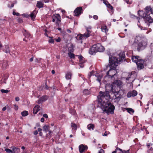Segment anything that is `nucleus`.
Returning <instances> with one entry per match:
<instances>
[{
  "mask_svg": "<svg viewBox=\"0 0 153 153\" xmlns=\"http://www.w3.org/2000/svg\"><path fill=\"white\" fill-rule=\"evenodd\" d=\"M106 87L105 91H100L99 95L97 97L98 100V106L102 109L103 111L106 113L112 114H114V111L115 109L114 106L109 101L110 99H113L114 102H118L120 100L121 97L114 94L112 98L111 97L109 93H111L109 91H108Z\"/></svg>",
  "mask_w": 153,
  "mask_h": 153,
  "instance_id": "1",
  "label": "nucleus"
},
{
  "mask_svg": "<svg viewBox=\"0 0 153 153\" xmlns=\"http://www.w3.org/2000/svg\"><path fill=\"white\" fill-rule=\"evenodd\" d=\"M118 60L116 57L109 56V65L110 66V69L108 71L106 75L104 77L105 80H109V79L114 80L117 71L116 70V67L118 65Z\"/></svg>",
  "mask_w": 153,
  "mask_h": 153,
  "instance_id": "2",
  "label": "nucleus"
},
{
  "mask_svg": "<svg viewBox=\"0 0 153 153\" xmlns=\"http://www.w3.org/2000/svg\"><path fill=\"white\" fill-rule=\"evenodd\" d=\"M145 12L142 10L138 11V15L142 18H143L145 23L148 22L151 23L153 22V19L150 16V13L153 14L152 8L150 6H146L144 8Z\"/></svg>",
  "mask_w": 153,
  "mask_h": 153,
  "instance_id": "3",
  "label": "nucleus"
},
{
  "mask_svg": "<svg viewBox=\"0 0 153 153\" xmlns=\"http://www.w3.org/2000/svg\"><path fill=\"white\" fill-rule=\"evenodd\" d=\"M118 81L117 80H115L114 83L115 85H116V86H114L113 85H112L111 86H110L111 88L109 91L110 92H111V93H113L115 94L116 93V94L118 96H120V97H122V96L124 94V91L122 90H119V91H117L116 90V88H118L119 83L118 82Z\"/></svg>",
  "mask_w": 153,
  "mask_h": 153,
  "instance_id": "4",
  "label": "nucleus"
},
{
  "mask_svg": "<svg viewBox=\"0 0 153 153\" xmlns=\"http://www.w3.org/2000/svg\"><path fill=\"white\" fill-rule=\"evenodd\" d=\"M146 44L145 42H140L138 40H135L132 45V47L135 50L140 51L146 47Z\"/></svg>",
  "mask_w": 153,
  "mask_h": 153,
  "instance_id": "5",
  "label": "nucleus"
},
{
  "mask_svg": "<svg viewBox=\"0 0 153 153\" xmlns=\"http://www.w3.org/2000/svg\"><path fill=\"white\" fill-rule=\"evenodd\" d=\"M69 57L71 59H74L75 58V56H78V58L79 59V62L81 65L80 66L81 68H83V66H82V64L85 62V58L81 55H75L73 53H72L71 52H69L68 53Z\"/></svg>",
  "mask_w": 153,
  "mask_h": 153,
  "instance_id": "6",
  "label": "nucleus"
},
{
  "mask_svg": "<svg viewBox=\"0 0 153 153\" xmlns=\"http://www.w3.org/2000/svg\"><path fill=\"white\" fill-rule=\"evenodd\" d=\"M83 13V10L82 7H77L74 11V16H78L81 14Z\"/></svg>",
  "mask_w": 153,
  "mask_h": 153,
  "instance_id": "7",
  "label": "nucleus"
},
{
  "mask_svg": "<svg viewBox=\"0 0 153 153\" xmlns=\"http://www.w3.org/2000/svg\"><path fill=\"white\" fill-rule=\"evenodd\" d=\"M91 27L90 26L85 27L86 31L85 33L83 34L84 36H85L86 38H88L91 36V33L92 32L91 30Z\"/></svg>",
  "mask_w": 153,
  "mask_h": 153,
  "instance_id": "8",
  "label": "nucleus"
},
{
  "mask_svg": "<svg viewBox=\"0 0 153 153\" xmlns=\"http://www.w3.org/2000/svg\"><path fill=\"white\" fill-rule=\"evenodd\" d=\"M145 62V60L142 59H140L137 62L136 64L138 70H140L144 68V64Z\"/></svg>",
  "mask_w": 153,
  "mask_h": 153,
  "instance_id": "9",
  "label": "nucleus"
},
{
  "mask_svg": "<svg viewBox=\"0 0 153 153\" xmlns=\"http://www.w3.org/2000/svg\"><path fill=\"white\" fill-rule=\"evenodd\" d=\"M98 52L96 46V44L93 45L89 49V53L91 55H93L94 53Z\"/></svg>",
  "mask_w": 153,
  "mask_h": 153,
  "instance_id": "10",
  "label": "nucleus"
},
{
  "mask_svg": "<svg viewBox=\"0 0 153 153\" xmlns=\"http://www.w3.org/2000/svg\"><path fill=\"white\" fill-rule=\"evenodd\" d=\"M48 96L46 95H44L39 98L38 100L37 103L39 104L42 103V102L46 101L48 100Z\"/></svg>",
  "mask_w": 153,
  "mask_h": 153,
  "instance_id": "11",
  "label": "nucleus"
},
{
  "mask_svg": "<svg viewBox=\"0 0 153 153\" xmlns=\"http://www.w3.org/2000/svg\"><path fill=\"white\" fill-rule=\"evenodd\" d=\"M53 16L55 19H56V24L57 25H59L61 22V17L60 15L58 14H56L53 15Z\"/></svg>",
  "mask_w": 153,
  "mask_h": 153,
  "instance_id": "12",
  "label": "nucleus"
},
{
  "mask_svg": "<svg viewBox=\"0 0 153 153\" xmlns=\"http://www.w3.org/2000/svg\"><path fill=\"white\" fill-rule=\"evenodd\" d=\"M136 72L135 71H132L131 73H129L128 75V76L126 78L127 81L129 80L131 78H134L136 77Z\"/></svg>",
  "mask_w": 153,
  "mask_h": 153,
  "instance_id": "13",
  "label": "nucleus"
},
{
  "mask_svg": "<svg viewBox=\"0 0 153 153\" xmlns=\"http://www.w3.org/2000/svg\"><path fill=\"white\" fill-rule=\"evenodd\" d=\"M137 91L134 90L131 92H128L127 96L128 97H135L137 95Z\"/></svg>",
  "mask_w": 153,
  "mask_h": 153,
  "instance_id": "14",
  "label": "nucleus"
},
{
  "mask_svg": "<svg viewBox=\"0 0 153 153\" xmlns=\"http://www.w3.org/2000/svg\"><path fill=\"white\" fill-rule=\"evenodd\" d=\"M119 59L118 60L117 58V59L118 60V61H119V62H120L121 61H123L125 60V54L123 52L120 53L119 54Z\"/></svg>",
  "mask_w": 153,
  "mask_h": 153,
  "instance_id": "15",
  "label": "nucleus"
},
{
  "mask_svg": "<svg viewBox=\"0 0 153 153\" xmlns=\"http://www.w3.org/2000/svg\"><path fill=\"white\" fill-rule=\"evenodd\" d=\"M96 46L98 52H102L104 51L105 48L100 43H97L96 44Z\"/></svg>",
  "mask_w": 153,
  "mask_h": 153,
  "instance_id": "16",
  "label": "nucleus"
},
{
  "mask_svg": "<svg viewBox=\"0 0 153 153\" xmlns=\"http://www.w3.org/2000/svg\"><path fill=\"white\" fill-rule=\"evenodd\" d=\"M41 107L40 106L38 105H36L34 107L33 110V113L34 114H36L39 111Z\"/></svg>",
  "mask_w": 153,
  "mask_h": 153,
  "instance_id": "17",
  "label": "nucleus"
},
{
  "mask_svg": "<svg viewBox=\"0 0 153 153\" xmlns=\"http://www.w3.org/2000/svg\"><path fill=\"white\" fill-rule=\"evenodd\" d=\"M87 149V146H85L83 145H81L79 146V152L80 153H83L85 150Z\"/></svg>",
  "mask_w": 153,
  "mask_h": 153,
  "instance_id": "18",
  "label": "nucleus"
},
{
  "mask_svg": "<svg viewBox=\"0 0 153 153\" xmlns=\"http://www.w3.org/2000/svg\"><path fill=\"white\" fill-rule=\"evenodd\" d=\"M139 58V56H133L131 59L133 62H135L136 64L137 62H138V61L140 59Z\"/></svg>",
  "mask_w": 153,
  "mask_h": 153,
  "instance_id": "19",
  "label": "nucleus"
},
{
  "mask_svg": "<svg viewBox=\"0 0 153 153\" xmlns=\"http://www.w3.org/2000/svg\"><path fill=\"white\" fill-rule=\"evenodd\" d=\"M24 35L25 37L27 38H29L31 36L30 34L26 30H25L23 32Z\"/></svg>",
  "mask_w": 153,
  "mask_h": 153,
  "instance_id": "20",
  "label": "nucleus"
},
{
  "mask_svg": "<svg viewBox=\"0 0 153 153\" xmlns=\"http://www.w3.org/2000/svg\"><path fill=\"white\" fill-rule=\"evenodd\" d=\"M8 65V62L7 60H4L3 61L2 65V67L3 69H6Z\"/></svg>",
  "mask_w": 153,
  "mask_h": 153,
  "instance_id": "21",
  "label": "nucleus"
},
{
  "mask_svg": "<svg viewBox=\"0 0 153 153\" xmlns=\"http://www.w3.org/2000/svg\"><path fill=\"white\" fill-rule=\"evenodd\" d=\"M101 29L102 31L106 33L108 31V29L107 28L106 25H102L101 27Z\"/></svg>",
  "mask_w": 153,
  "mask_h": 153,
  "instance_id": "22",
  "label": "nucleus"
},
{
  "mask_svg": "<svg viewBox=\"0 0 153 153\" xmlns=\"http://www.w3.org/2000/svg\"><path fill=\"white\" fill-rule=\"evenodd\" d=\"M44 5V4L41 1H40L37 2L36 4V7L39 8H40L43 7Z\"/></svg>",
  "mask_w": 153,
  "mask_h": 153,
  "instance_id": "23",
  "label": "nucleus"
},
{
  "mask_svg": "<svg viewBox=\"0 0 153 153\" xmlns=\"http://www.w3.org/2000/svg\"><path fill=\"white\" fill-rule=\"evenodd\" d=\"M72 75V74L71 72H68L65 75L66 79L68 80L71 79Z\"/></svg>",
  "mask_w": 153,
  "mask_h": 153,
  "instance_id": "24",
  "label": "nucleus"
},
{
  "mask_svg": "<svg viewBox=\"0 0 153 153\" xmlns=\"http://www.w3.org/2000/svg\"><path fill=\"white\" fill-rule=\"evenodd\" d=\"M123 151L119 148H116L115 150L113 151L112 153H123Z\"/></svg>",
  "mask_w": 153,
  "mask_h": 153,
  "instance_id": "25",
  "label": "nucleus"
},
{
  "mask_svg": "<svg viewBox=\"0 0 153 153\" xmlns=\"http://www.w3.org/2000/svg\"><path fill=\"white\" fill-rule=\"evenodd\" d=\"M13 153H19L20 152V149L16 147H13Z\"/></svg>",
  "mask_w": 153,
  "mask_h": 153,
  "instance_id": "26",
  "label": "nucleus"
},
{
  "mask_svg": "<svg viewBox=\"0 0 153 153\" xmlns=\"http://www.w3.org/2000/svg\"><path fill=\"white\" fill-rule=\"evenodd\" d=\"M5 48L3 50V51L4 52L6 53H10V49L9 46L7 45L5 46Z\"/></svg>",
  "mask_w": 153,
  "mask_h": 153,
  "instance_id": "27",
  "label": "nucleus"
},
{
  "mask_svg": "<svg viewBox=\"0 0 153 153\" xmlns=\"http://www.w3.org/2000/svg\"><path fill=\"white\" fill-rule=\"evenodd\" d=\"M36 11L34 10L29 15V16H30L32 20L33 19H34L36 17V15L35 14V13Z\"/></svg>",
  "mask_w": 153,
  "mask_h": 153,
  "instance_id": "28",
  "label": "nucleus"
},
{
  "mask_svg": "<svg viewBox=\"0 0 153 153\" xmlns=\"http://www.w3.org/2000/svg\"><path fill=\"white\" fill-rule=\"evenodd\" d=\"M43 131L45 132H47L49 131L50 129V127L49 126H44L43 128Z\"/></svg>",
  "mask_w": 153,
  "mask_h": 153,
  "instance_id": "29",
  "label": "nucleus"
},
{
  "mask_svg": "<svg viewBox=\"0 0 153 153\" xmlns=\"http://www.w3.org/2000/svg\"><path fill=\"white\" fill-rule=\"evenodd\" d=\"M71 126L72 129L74 130H76L77 128V126L76 124L75 123H71Z\"/></svg>",
  "mask_w": 153,
  "mask_h": 153,
  "instance_id": "30",
  "label": "nucleus"
},
{
  "mask_svg": "<svg viewBox=\"0 0 153 153\" xmlns=\"http://www.w3.org/2000/svg\"><path fill=\"white\" fill-rule=\"evenodd\" d=\"M88 129L89 130H91V129L93 130L94 126L93 124L91 123L88 125L87 126Z\"/></svg>",
  "mask_w": 153,
  "mask_h": 153,
  "instance_id": "31",
  "label": "nucleus"
},
{
  "mask_svg": "<svg viewBox=\"0 0 153 153\" xmlns=\"http://www.w3.org/2000/svg\"><path fill=\"white\" fill-rule=\"evenodd\" d=\"M84 94L85 95H89L90 94L91 92L90 91L87 89H85L83 91Z\"/></svg>",
  "mask_w": 153,
  "mask_h": 153,
  "instance_id": "32",
  "label": "nucleus"
},
{
  "mask_svg": "<svg viewBox=\"0 0 153 153\" xmlns=\"http://www.w3.org/2000/svg\"><path fill=\"white\" fill-rule=\"evenodd\" d=\"M126 109L127 111L128 112L130 113V114L133 113L134 112V110L132 108H126Z\"/></svg>",
  "mask_w": 153,
  "mask_h": 153,
  "instance_id": "33",
  "label": "nucleus"
},
{
  "mask_svg": "<svg viewBox=\"0 0 153 153\" xmlns=\"http://www.w3.org/2000/svg\"><path fill=\"white\" fill-rule=\"evenodd\" d=\"M83 38H86L85 36H84L83 34L82 35L80 34L79 35H78L77 39L79 40H82Z\"/></svg>",
  "mask_w": 153,
  "mask_h": 153,
  "instance_id": "34",
  "label": "nucleus"
},
{
  "mask_svg": "<svg viewBox=\"0 0 153 153\" xmlns=\"http://www.w3.org/2000/svg\"><path fill=\"white\" fill-rule=\"evenodd\" d=\"M28 114V112L27 111H25L21 112V115L22 116L25 117Z\"/></svg>",
  "mask_w": 153,
  "mask_h": 153,
  "instance_id": "35",
  "label": "nucleus"
},
{
  "mask_svg": "<svg viewBox=\"0 0 153 153\" xmlns=\"http://www.w3.org/2000/svg\"><path fill=\"white\" fill-rule=\"evenodd\" d=\"M49 38H51V39H50L48 40V42L50 43H53V44L54 42V40L53 39V36L49 37Z\"/></svg>",
  "mask_w": 153,
  "mask_h": 153,
  "instance_id": "36",
  "label": "nucleus"
},
{
  "mask_svg": "<svg viewBox=\"0 0 153 153\" xmlns=\"http://www.w3.org/2000/svg\"><path fill=\"white\" fill-rule=\"evenodd\" d=\"M70 113L72 115H75L76 114V112L75 110L74 109H71L70 111Z\"/></svg>",
  "mask_w": 153,
  "mask_h": 153,
  "instance_id": "37",
  "label": "nucleus"
},
{
  "mask_svg": "<svg viewBox=\"0 0 153 153\" xmlns=\"http://www.w3.org/2000/svg\"><path fill=\"white\" fill-rule=\"evenodd\" d=\"M4 151L7 153H13V151L9 149H6Z\"/></svg>",
  "mask_w": 153,
  "mask_h": 153,
  "instance_id": "38",
  "label": "nucleus"
},
{
  "mask_svg": "<svg viewBox=\"0 0 153 153\" xmlns=\"http://www.w3.org/2000/svg\"><path fill=\"white\" fill-rule=\"evenodd\" d=\"M18 22L20 23H22L23 22V20L22 18H19L17 20Z\"/></svg>",
  "mask_w": 153,
  "mask_h": 153,
  "instance_id": "39",
  "label": "nucleus"
},
{
  "mask_svg": "<svg viewBox=\"0 0 153 153\" xmlns=\"http://www.w3.org/2000/svg\"><path fill=\"white\" fill-rule=\"evenodd\" d=\"M1 92L2 93H7L9 91H8V90H4L3 89H1Z\"/></svg>",
  "mask_w": 153,
  "mask_h": 153,
  "instance_id": "40",
  "label": "nucleus"
},
{
  "mask_svg": "<svg viewBox=\"0 0 153 153\" xmlns=\"http://www.w3.org/2000/svg\"><path fill=\"white\" fill-rule=\"evenodd\" d=\"M128 4H131L132 3V0H124Z\"/></svg>",
  "mask_w": 153,
  "mask_h": 153,
  "instance_id": "41",
  "label": "nucleus"
},
{
  "mask_svg": "<svg viewBox=\"0 0 153 153\" xmlns=\"http://www.w3.org/2000/svg\"><path fill=\"white\" fill-rule=\"evenodd\" d=\"M138 26H139V27H140V28L141 29V30H145L147 29L146 27H143L141 26L140 25H139V24H138Z\"/></svg>",
  "mask_w": 153,
  "mask_h": 153,
  "instance_id": "42",
  "label": "nucleus"
},
{
  "mask_svg": "<svg viewBox=\"0 0 153 153\" xmlns=\"http://www.w3.org/2000/svg\"><path fill=\"white\" fill-rule=\"evenodd\" d=\"M22 15V16L26 18H28L29 17V15L27 13H24Z\"/></svg>",
  "mask_w": 153,
  "mask_h": 153,
  "instance_id": "43",
  "label": "nucleus"
},
{
  "mask_svg": "<svg viewBox=\"0 0 153 153\" xmlns=\"http://www.w3.org/2000/svg\"><path fill=\"white\" fill-rule=\"evenodd\" d=\"M94 72L93 71H91L90 72L89 74L88 75V77L89 78L91 77L93 74Z\"/></svg>",
  "mask_w": 153,
  "mask_h": 153,
  "instance_id": "44",
  "label": "nucleus"
},
{
  "mask_svg": "<svg viewBox=\"0 0 153 153\" xmlns=\"http://www.w3.org/2000/svg\"><path fill=\"white\" fill-rule=\"evenodd\" d=\"M103 3L106 5L107 4L109 3L108 1L106 0H103Z\"/></svg>",
  "mask_w": 153,
  "mask_h": 153,
  "instance_id": "45",
  "label": "nucleus"
},
{
  "mask_svg": "<svg viewBox=\"0 0 153 153\" xmlns=\"http://www.w3.org/2000/svg\"><path fill=\"white\" fill-rule=\"evenodd\" d=\"M13 105L14 106V109L16 111L18 109V106L16 104H14Z\"/></svg>",
  "mask_w": 153,
  "mask_h": 153,
  "instance_id": "46",
  "label": "nucleus"
},
{
  "mask_svg": "<svg viewBox=\"0 0 153 153\" xmlns=\"http://www.w3.org/2000/svg\"><path fill=\"white\" fill-rule=\"evenodd\" d=\"M119 35L120 37L121 38H123L125 37V35L123 34L122 33H120L119 34Z\"/></svg>",
  "mask_w": 153,
  "mask_h": 153,
  "instance_id": "47",
  "label": "nucleus"
},
{
  "mask_svg": "<svg viewBox=\"0 0 153 153\" xmlns=\"http://www.w3.org/2000/svg\"><path fill=\"white\" fill-rule=\"evenodd\" d=\"M55 40L56 42H60V41H61V39L59 37L57 39H55Z\"/></svg>",
  "mask_w": 153,
  "mask_h": 153,
  "instance_id": "48",
  "label": "nucleus"
},
{
  "mask_svg": "<svg viewBox=\"0 0 153 153\" xmlns=\"http://www.w3.org/2000/svg\"><path fill=\"white\" fill-rule=\"evenodd\" d=\"M49 87L47 85V82H45V88L46 89L48 90Z\"/></svg>",
  "mask_w": 153,
  "mask_h": 153,
  "instance_id": "49",
  "label": "nucleus"
},
{
  "mask_svg": "<svg viewBox=\"0 0 153 153\" xmlns=\"http://www.w3.org/2000/svg\"><path fill=\"white\" fill-rule=\"evenodd\" d=\"M93 18L95 20H97L98 19V17L97 16V15H94L93 16Z\"/></svg>",
  "mask_w": 153,
  "mask_h": 153,
  "instance_id": "50",
  "label": "nucleus"
},
{
  "mask_svg": "<svg viewBox=\"0 0 153 153\" xmlns=\"http://www.w3.org/2000/svg\"><path fill=\"white\" fill-rule=\"evenodd\" d=\"M104 150L101 149L99 151L98 153H104Z\"/></svg>",
  "mask_w": 153,
  "mask_h": 153,
  "instance_id": "51",
  "label": "nucleus"
},
{
  "mask_svg": "<svg viewBox=\"0 0 153 153\" xmlns=\"http://www.w3.org/2000/svg\"><path fill=\"white\" fill-rule=\"evenodd\" d=\"M123 152V153H129V150H128L126 151L124 150Z\"/></svg>",
  "mask_w": 153,
  "mask_h": 153,
  "instance_id": "52",
  "label": "nucleus"
},
{
  "mask_svg": "<svg viewBox=\"0 0 153 153\" xmlns=\"http://www.w3.org/2000/svg\"><path fill=\"white\" fill-rule=\"evenodd\" d=\"M43 116L46 118H48V115L46 114H44L43 115Z\"/></svg>",
  "mask_w": 153,
  "mask_h": 153,
  "instance_id": "53",
  "label": "nucleus"
},
{
  "mask_svg": "<svg viewBox=\"0 0 153 153\" xmlns=\"http://www.w3.org/2000/svg\"><path fill=\"white\" fill-rule=\"evenodd\" d=\"M15 100L16 101H18L20 99L19 97H16L15 98Z\"/></svg>",
  "mask_w": 153,
  "mask_h": 153,
  "instance_id": "54",
  "label": "nucleus"
},
{
  "mask_svg": "<svg viewBox=\"0 0 153 153\" xmlns=\"http://www.w3.org/2000/svg\"><path fill=\"white\" fill-rule=\"evenodd\" d=\"M33 57L32 56V57L30 59L29 61L30 62H31L33 61Z\"/></svg>",
  "mask_w": 153,
  "mask_h": 153,
  "instance_id": "55",
  "label": "nucleus"
},
{
  "mask_svg": "<svg viewBox=\"0 0 153 153\" xmlns=\"http://www.w3.org/2000/svg\"><path fill=\"white\" fill-rule=\"evenodd\" d=\"M38 134V131L36 130L34 131V134L35 135H36Z\"/></svg>",
  "mask_w": 153,
  "mask_h": 153,
  "instance_id": "56",
  "label": "nucleus"
},
{
  "mask_svg": "<svg viewBox=\"0 0 153 153\" xmlns=\"http://www.w3.org/2000/svg\"><path fill=\"white\" fill-rule=\"evenodd\" d=\"M44 120L45 119L43 117H42L41 118L40 121L42 122H43Z\"/></svg>",
  "mask_w": 153,
  "mask_h": 153,
  "instance_id": "57",
  "label": "nucleus"
},
{
  "mask_svg": "<svg viewBox=\"0 0 153 153\" xmlns=\"http://www.w3.org/2000/svg\"><path fill=\"white\" fill-rule=\"evenodd\" d=\"M151 145H152V144L150 143H147V146L148 148H149Z\"/></svg>",
  "mask_w": 153,
  "mask_h": 153,
  "instance_id": "58",
  "label": "nucleus"
},
{
  "mask_svg": "<svg viewBox=\"0 0 153 153\" xmlns=\"http://www.w3.org/2000/svg\"><path fill=\"white\" fill-rule=\"evenodd\" d=\"M7 108L6 106L4 107L2 109V110L3 111H5L6 109Z\"/></svg>",
  "mask_w": 153,
  "mask_h": 153,
  "instance_id": "59",
  "label": "nucleus"
},
{
  "mask_svg": "<svg viewBox=\"0 0 153 153\" xmlns=\"http://www.w3.org/2000/svg\"><path fill=\"white\" fill-rule=\"evenodd\" d=\"M111 6V4L109 3H108V4H107L106 6H107V7L108 8H109V7H110V6Z\"/></svg>",
  "mask_w": 153,
  "mask_h": 153,
  "instance_id": "60",
  "label": "nucleus"
},
{
  "mask_svg": "<svg viewBox=\"0 0 153 153\" xmlns=\"http://www.w3.org/2000/svg\"><path fill=\"white\" fill-rule=\"evenodd\" d=\"M108 8L110 9L111 10H114V8L111 5V6L110 7H109Z\"/></svg>",
  "mask_w": 153,
  "mask_h": 153,
  "instance_id": "61",
  "label": "nucleus"
},
{
  "mask_svg": "<svg viewBox=\"0 0 153 153\" xmlns=\"http://www.w3.org/2000/svg\"><path fill=\"white\" fill-rule=\"evenodd\" d=\"M42 130V129L40 128H39L38 129V131L39 132H41V131Z\"/></svg>",
  "mask_w": 153,
  "mask_h": 153,
  "instance_id": "62",
  "label": "nucleus"
},
{
  "mask_svg": "<svg viewBox=\"0 0 153 153\" xmlns=\"http://www.w3.org/2000/svg\"><path fill=\"white\" fill-rule=\"evenodd\" d=\"M45 3L48 2L49 0H42Z\"/></svg>",
  "mask_w": 153,
  "mask_h": 153,
  "instance_id": "63",
  "label": "nucleus"
},
{
  "mask_svg": "<svg viewBox=\"0 0 153 153\" xmlns=\"http://www.w3.org/2000/svg\"><path fill=\"white\" fill-rule=\"evenodd\" d=\"M14 6V3H12L11 4V5L10 6V8H12Z\"/></svg>",
  "mask_w": 153,
  "mask_h": 153,
  "instance_id": "64",
  "label": "nucleus"
}]
</instances>
